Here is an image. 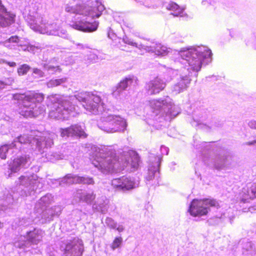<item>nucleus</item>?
<instances>
[{
  "instance_id": "f257e3e1",
  "label": "nucleus",
  "mask_w": 256,
  "mask_h": 256,
  "mask_svg": "<svg viewBox=\"0 0 256 256\" xmlns=\"http://www.w3.org/2000/svg\"><path fill=\"white\" fill-rule=\"evenodd\" d=\"M180 54L183 59L188 61L192 70L196 72L200 70L202 62L205 58L203 52L198 51L195 48H190L186 50H181Z\"/></svg>"
},
{
  "instance_id": "f03ea898",
  "label": "nucleus",
  "mask_w": 256,
  "mask_h": 256,
  "mask_svg": "<svg viewBox=\"0 0 256 256\" xmlns=\"http://www.w3.org/2000/svg\"><path fill=\"white\" fill-rule=\"evenodd\" d=\"M188 211L190 214L194 217L206 216L208 212V208L204 206L202 199L193 200L190 205Z\"/></svg>"
},
{
  "instance_id": "7ed1b4c3",
  "label": "nucleus",
  "mask_w": 256,
  "mask_h": 256,
  "mask_svg": "<svg viewBox=\"0 0 256 256\" xmlns=\"http://www.w3.org/2000/svg\"><path fill=\"white\" fill-rule=\"evenodd\" d=\"M60 136L62 138L76 136L80 138H86L88 134L82 129L80 126L72 125L66 128H60Z\"/></svg>"
},
{
  "instance_id": "20e7f679",
  "label": "nucleus",
  "mask_w": 256,
  "mask_h": 256,
  "mask_svg": "<svg viewBox=\"0 0 256 256\" xmlns=\"http://www.w3.org/2000/svg\"><path fill=\"white\" fill-rule=\"evenodd\" d=\"M112 187L118 190H128L134 188V183L124 176L114 178L112 181Z\"/></svg>"
},
{
  "instance_id": "39448f33",
  "label": "nucleus",
  "mask_w": 256,
  "mask_h": 256,
  "mask_svg": "<svg viewBox=\"0 0 256 256\" xmlns=\"http://www.w3.org/2000/svg\"><path fill=\"white\" fill-rule=\"evenodd\" d=\"M166 85L162 80L156 78L146 84V88L150 94H154L162 90Z\"/></svg>"
},
{
  "instance_id": "423d86ee",
  "label": "nucleus",
  "mask_w": 256,
  "mask_h": 256,
  "mask_svg": "<svg viewBox=\"0 0 256 256\" xmlns=\"http://www.w3.org/2000/svg\"><path fill=\"white\" fill-rule=\"evenodd\" d=\"M72 26L74 29L78 30L90 32L97 30L98 23L96 22H80L78 23L73 24Z\"/></svg>"
},
{
  "instance_id": "0eeeda50",
  "label": "nucleus",
  "mask_w": 256,
  "mask_h": 256,
  "mask_svg": "<svg viewBox=\"0 0 256 256\" xmlns=\"http://www.w3.org/2000/svg\"><path fill=\"white\" fill-rule=\"evenodd\" d=\"M16 15L9 12L0 13V26L8 27L15 22Z\"/></svg>"
},
{
  "instance_id": "6e6552de",
  "label": "nucleus",
  "mask_w": 256,
  "mask_h": 256,
  "mask_svg": "<svg viewBox=\"0 0 256 256\" xmlns=\"http://www.w3.org/2000/svg\"><path fill=\"white\" fill-rule=\"evenodd\" d=\"M101 100L100 96L93 94H88L86 98H84L86 106L91 110L96 108L101 102Z\"/></svg>"
},
{
  "instance_id": "1a4fd4ad",
  "label": "nucleus",
  "mask_w": 256,
  "mask_h": 256,
  "mask_svg": "<svg viewBox=\"0 0 256 256\" xmlns=\"http://www.w3.org/2000/svg\"><path fill=\"white\" fill-rule=\"evenodd\" d=\"M166 10L172 11L171 14L174 16H187L184 14V8L174 2H170L166 6Z\"/></svg>"
},
{
  "instance_id": "9d476101",
  "label": "nucleus",
  "mask_w": 256,
  "mask_h": 256,
  "mask_svg": "<svg viewBox=\"0 0 256 256\" xmlns=\"http://www.w3.org/2000/svg\"><path fill=\"white\" fill-rule=\"evenodd\" d=\"M116 118H119L116 116L115 118L112 117L109 121H106L104 124V130L108 132H114L118 130V126L120 124L119 122H120L119 120H116Z\"/></svg>"
},
{
  "instance_id": "9b49d317",
  "label": "nucleus",
  "mask_w": 256,
  "mask_h": 256,
  "mask_svg": "<svg viewBox=\"0 0 256 256\" xmlns=\"http://www.w3.org/2000/svg\"><path fill=\"white\" fill-rule=\"evenodd\" d=\"M118 163V158L116 156H108L104 164V166L108 171L113 170L116 165Z\"/></svg>"
},
{
  "instance_id": "f8f14e48",
  "label": "nucleus",
  "mask_w": 256,
  "mask_h": 256,
  "mask_svg": "<svg viewBox=\"0 0 256 256\" xmlns=\"http://www.w3.org/2000/svg\"><path fill=\"white\" fill-rule=\"evenodd\" d=\"M74 183L76 184H82L87 185H93L94 181L92 177L76 176L73 177Z\"/></svg>"
},
{
  "instance_id": "ddd939ff",
  "label": "nucleus",
  "mask_w": 256,
  "mask_h": 256,
  "mask_svg": "<svg viewBox=\"0 0 256 256\" xmlns=\"http://www.w3.org/2000/svg\"><path fill=\"white\" fill-rule=\"evenodd\" d=\"M152 51L158 56H165L169 52L168 48L160 44H156L154 47Z\"/></svg>"
},
{
  "instance_id": "4468645a",
  "label": "nucleus",
  "mask_w": 256,
  "mask_h": 256,
  "mask_svg": "<svg viewBox=\"0 0 256 256\" xmlns=\"http://www.w3.org/2000/svg\"><path fill=\"white\" fill-rule=\"evenodd\" d=\"M240 196L241 201L243 202H246L250 200L254 199L252 196H251L250 191L248 188V186L242 188L240 194Z\"/></svg>"
},
{
  "instance_id": "2eb2a0df",
  "label": "nucleus",
  "mask_w": 256,
  "mask_h": 256,
  "mask_svg": "<svg viewBox=\"0 0 256 256\" xmlns=\"http://www.w3.org/2000/svg\"><path fill=\"white\" fill-rule=\"evenodd\" d=\"M67 80L66 78H62L58 79H51L46 82V86L48 88H52L62 85Z\"/></svg>"
},
{
  "instance_id": "dca6fc26",
  "label": "nucleus",
  "mask_w": 256,
  "mask_h": 256,
  "mask_svg": "<svg viewBox=\"0 0 256 256\" xmlns=\"http://www.w3.org/2000/svg\"><path fill=\"white\" fill-rule=\"evenodd\" d=\"M133 82L132 78L129 76L122 80L117 85V89L120 91L125 90L128 86V84H132Z\"/></svg>"
},
{
  "instance_id": "f3484780",
  "label": "nucleus",
  "mask_w": 256,
  "mask_h": 256,
  "mask_svg": "<svg viewBox=\"0 0 256 256\" xmlns=\"http://www.w3.org/2000/svg\"><path fill=\"white\" fill-rule=\"evenodd\" d=\"M205 206H206L209 210L210 207L219 208L218 202L214 199L203 198L202 199Z\"/></svg>"
},
{
  "instance_id": "a211bd4d",
  "label": "nucleus",
  "mask_w": 256,
  "mask_h": 256,
  "mask_svg": "<svg viewBox=\"0 0 256 256\" xmlns=\"http://www.w3.org/2000/svg\"><path fill=\"white\" fill-rule=\"evenodd\" d=\"M30 70V66L27 64L20 65L17 69V72L20 76L26 75Z\"/></svg>"
},
{
  "instance_id": "6ab92c4d",
  "label": "nucleus",
  "mask_w": 256,
  "mask_h": 256,
  "mask_svg": "<svg viewBox=\"0 0 256 256\" xmlns=\"http://www.w3.org/2000/svg\"><path fill=\"white\" fill-rule=\"evenodd\" d=\"M27 162L26 156H20L15 158L13 160L14 166L18 168L22 164H25Z\"/></svg>"
},
{
  "instance_id": "aec40b11",
  "label": "nucleus",
  "mask_w": 256,
  "mask_h": 256,
  "mask_svg": "<svg viewBox=\"0 0 256 256\" xmlns=\"http://www.w3.org/2000/svg\"><path fill=\"white\" fill-rule=\"evenodd\" d=\"M33 102L34 103H41L44 100V96L42 93L36 92H32Z\"/></svg>"
},
{
  "instance_id": "412c9836",
  "label": "nucleus",
  "mask_w": 256,
  "mask_h": 256,
  "mask_svg": "<svg viewBox=\"0 0 256 256\" xmlns=\"http://www.w3.org/2000/svg\"><path fill=\"white\" fill-rule=\"evenodd\" d=\"M76 244H74L72 242H68L66 244V246L64 249V254H68L70 252L72 254L76 252H75V246Z\"/></svg>"
},
{
  "instance_id": "4be33fe9",
  "label": "nucleus",
  "mask_w": 256,
  "mask_h": 256,
  "mask_svg": "<svg viewBox=\"0 0 256 256\" xmlns=\"http://www.w3.org/2000/svg\"><path fill=\"white\" fill-rule=\"evenodd\" d=\"M122 237H116L110 245L111 248L114 250L117 248H120L122 244Z\"/></svg>"
},
{
  "instance_id": "5701e85b",
  "label": "nucleus",
  "mask_w": 256,
  "mask_h": 256,
  "mask_svg": "<svg viewBox=\"0 0 256 256\" xmlns=\"http://www.w3.org/2000/svg\"><path fill=\"white\" fill-rule=\"evenodd\" d=\"M9 150L8 144H4L0 148V158L2 159L5 160L6 158V154Z\"/></svg>"
},
{
  "instance_id": "b1692460",
  "label": "nucleus",
  "mask_w": 256,
  "mask_h": 256,
  "mask_svg": "<svg viewBox=\"0 0 256 256\" xmlns=\"http://www.w3.org/2000/svg\"><path fill=\"white\" fill-rule=\"evenodd\" d=\"M132 166L134 168H136L138 166L140 161V158L138 154L134 152L132 153Z\"/></svg>"
},
{
  "instance_id": "393cba45",
  "label": "nucleus",
  "mask_w": 256,
  "mask_h": 256,
  "mask_svg": "<svg viewBox=\"0 0 256 256\" xmlns=\"http://www.w3.org/2000/svg\"><path fill=\"white\" fill-rule=\"evenodd\" d=\"M18 96L20 98H22L24 102H34V100H33L32 99V92L26 95H24V94H20L18 95Z\"/></svg>"
},
{
  "instance_id": "a878e982",
  "label": "nucleus",
  "mask_w": 256,
  "mask_h": 256,
  "mask_svg": "<svg viewBox=\"0 0 256 256\" xmlns=\"http://www.w3.org/2000/svg\"><path fill=\"white\" fill-rule=\"evenodd\" d=\"M248 188H250V191L251 196H252L254 198H256V183H252L250 186H248Z\"/></svg>"
},
{
  "instance_id": "bb28decb",
  "label": "nucleus",
  "mask_w": 256,
  "mask_h": 256,
  "mask_svg": "<svg viewBox=\"0 0 256 256\" xmlns=\"http://www.w3.org/2000/svg\"><path fill=\"white\" fill-rule=\"evenodd\" d=\"M32 71L33 73L38 75V78H42L44 76V72L38 68H34Z\"/></svg>"
},
{
  "instance_id": "cd10ccee",
  "label": "nucleus",
  "mask_w": 256,
  "mask_h": 256,
  "mask_svg": "<svg viewBox=\"0 0 256 256\" xmlns=\"http://www.w3.org/2000/svg\"><path fill=\"white\" fill-rule=\"evenodd\" d=\"M8 42L18 43L19 42L18 37L16 36H12L8 40Z\"/></svg>"
},
{
  "instance_id": "c85d7f7f",
  "label": "nucleus",
  "mask_w": 256,
  "mask_h": 256,
  "mask_svg": "<svg viewBox=\"0 0 256 256\" xmlns=\"http://www.w3.org/2000/svg\"><path fill=\"white\" fill-rule=\"evenodd\" d=\"M6 11H8L6 8L3 5L2 0H0V13L6 12Z\"/></svg>"
},
{
  "instance_id": "c756f323",
  "label": "nucleus",
  "mask_w": 256,
  "mask_h": 256,
  "mask_svg": "<svg viewBox=\"0 0 256 256\" xmlns=\"http://www.w3.org/2000/svg\"><path fill=\"white\" fill-rule=\"evenodd\" d=\"M48 70H58V71H61V68H60V66H50L48 68Z\"/></svg>"
},
{
  "instance_id": "7c9ffc66",
  "label": "nucleus",
  "mask_w": 256,
  "mask_h": 256,
  "mask_svg": "<svg viewBox=\"0 0 256 256\" xmlns=\"http://www.w3.org/2000/svg\"><path fill=\"white\" fill-rule=\"evenodd\" d=\"M5 62L10 67H15L16 66V63L14 62Z\"/></svg>"
},
{
  "instance_id": "2f4dec72",
  "label": "nucleus",
  "mask_w": 256,
  "mask_h": 256,
  "mask_svg": "<svg viewBox=\"0 0 256 256\" xmlns=\"http://www.w3.org/2000/svg\"><path fill=\"white\" fill-rule=\"evenodd\" d=\"M248 125L251 128H256V122L251 121L249 122Z\"/></svg>"
},
{
  "instance_id": "473e14b6",
  "label": "nucleus",
  "mask_w": 256,
  "mask_h": 256,
  "mask_svg": "<svg viewBox=\"0 0 256 256\" xmlns=\"http://www.w3.org/2000/svg\"><path fill=\"white\" fill-rule=\"evenodd\" d=\"M255 144H256V140H253V141H250V142H248L246 143V144L248 146L253 145Z\"/></svg>"
},
{
  "instance_id": "72a5a7b5",
  "label": "nucleus",
  "mask_w": 256,
  "mask_h": 256,
  "mask_svg": "<svg viewBox=\"0 0 256 256\" xmlns=\"http://www.w3.org/2000/svg\"><path fill=\"white\" fill-rule=\"evenodd\" d=\"M116 230L119 232H122L124 230V228L122 226H118V228H116Z\"/></svg>"
},
{
  "instance_id": "f704fd0d",
  "label": "nucleus",
  "mask_w": 256,
  "mask_h": 256,
  "mask_svg": "<svg viewBox=\"0 0 256 256\" xmlns=\"http://www.w3.org/2000/svg\"><path fill=\"white\" fill-rule=\"evenodd\" d=\"M25 178V176H21L20 178H19V180H24Z\"/></svg>"
},
{
  "instance_id": "c9c22d12",
  "label": "nucleus",
  "mask_w": 256,
  "mask_h": 256,
  "mask_svg": "<svg viewBox=\"0 0 256 256\" xmlns=\"http://www.w3.org/2000/svg\"><path fill=\"white\" fill-rule=\"evenodd\" d=\"M100 16V14H97V15H96V17H97V18H98V17Z\"/></svg>"
}]
</instances>
